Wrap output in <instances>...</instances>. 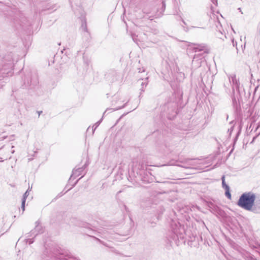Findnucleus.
Instances as JSON below:
<instances>
[{
	"instance_id": "nucleus-26",
	"label": "nucleus",
	"mask_w": 260,
	"mask_h": 260,
	"mask_svg": "<svg viewBox=\"0 0 260 260\" xmlns=\"http://www.w3.org/2000/svg\"><path fill=\"white\" fill-rule=\"evenodd\" d=\"M26 242H28L29 244H31L34 242V240L33 239H28L26 240Z\"/></svg>"
},
{
	"instance_id": "nucleus-45",
	"label": "nucleus",
	"mask_w": 260,
	"mask_h": 260,
	"mask_svg": "<svg viewBox=\"0 0 260 260\" xmlns=\"http://www.w3.org/2000/svg\"><path fill=\"white\" fill-rule=\"evenodd\" d=\"M83 178V176H81V177H80V178H79L78 180H80V179H81V178Z\"/></svg>"
},
{
	"instance_id": "nucleus-20",
	"label": "nucleus",
	"mask_w": 260,
	"mask_h": 260,
	"mask_svg": "<svg viewBox=\"0 0 260 260\" xmlns=\"http://www.w3.org/2000/svg\"><path fill=\"white\" fill-rule=\"evenodd\" d=\"M29 189V187L28 189L25 191V192L23 195V198L22 199V201H26V198H27L28 196L29 195V192L28 190Z\"/></svg>"
},
{
	"instance_id": "nucleus-52",
	"label": "nucleus",
	"mask_w": 260,
	"mask_h": 260,
	"mask_svg": "<svg viewBox=\"0 0 260 260\" xmlns=\"http://www.w3.org/2000/svg\"><path fill=\"white\" fill-rule=\"evenodd\" d=\"M231 78H229V80H230V82H231Z\"/></svg>"
},
{
	"instance_id": "nucleus-36",
	"label": "nucleus",
	"mask_w": 260,
	"mask_h": 260,
	"mask_svg": "<svg viewBox=\"0 0 260 260\" xmlns=\"http://www.w3.org/2000/svg\"><path fill=\"white\" fill-rule=\"evenodd\" d=\"M238 10L240 12H241V14H243V12L242 11V9L241 8H239Z\"/></svg>"
},
{
	"instance_id": "nucleus-44",
	"label": "nucleus",
	"mask_w": 260,
	"mask_h": 260,
	"mask_svg": "<svg viewBox=\"0 0 260 260\" xmlns=\"http://www.w3.org/2000/svg\"><path fill=\"white\" fill-rule=\"evenodd\" d=\"M83 178V176H81V177H80V178H79L78 180H80V179H81V178Z\"/></svg>"
},
{
	"instance_id": "nucleus-54",
	"label": "nucleus",
	"mask_w": 260,
	"mask_h": 260,
	"mask_svg": "<svg viewBox=\"0 0 260 260\" xmlns=\"http://www.w3.org/2000/svg\"><path fill=\"white\" fill-rule=\"evenodd\" d=\"M89 127H88V128H87V131H89Z\"/></svg>"
},
{
	"instance_id": "nucleus-42",
	"label": "nucleus",
	"mask_w": 260,
	"mask_h": 260,
	"mask_svg": "<svg viewBox=\"0 0 260 260\" xmlns=\"http://www.w3.org/2000/svg\"><path fill=\"white\" fill-rule=\"evenodd\" d=\"M1 158L0 162H3V161H4V160H2V158Z\"/></svg>"
},
{
	"instance_id": "nucleus-18",
	"label": "nucleus",
	"mask_w": 260,
	"mask_h": 260,
	"mask_svg": "<svg viewBox=\"0 0 260 260\" xmlns=\"http://www.w3.org/2000/svg\"><path fill=\"white\" fill-rule=\"evenodd\" d=\"M239 206L244 208V193H242L240 197L239 200L237 203Z\"/></svg>"
},
{
	"instance_id": "nucleus-34",
	"label": "nucleus",
	"mask_w": 260,
	"mask_h": 260,
	"mask_svg": "<svg viewBox=\"0 0 260 260\" xmlns=\"http://www.w3.org/2000/svg\"><path fill=\"white\" fill-rule=\"evenodd\" d=\"M233 126L231 127V129H230V135H231V132L233 131ZM230 131V129L228 130V132Z\"/></svg>"
},
{
	"instance_id": "nucleus-31",
	"label": "nucleus",
	"mask_w": 260,
	"mask_h": 260,
	"mask_svg": "<svg viewBox=\"0 0 260 260\" xmlns=\"http://www.w3.org/2000/svg\"><path fill=\"white\" fill-rule=\"evenodd\" d=\"M211 1L214 4H215V5H217V0H211Z\"/></svg>"
},
{
	"instance_id": "nucleus-6",
	"label": "nucleus",
	"mask_w": 260,
	"mask_h": 260,
	"mask_svg": "<svg viewBox=\"0 0 260 260\" xmlns=\"http://www.w3.org/2000/svg\"><path fill=\"white\" fill-rule=\"evenodd\" d=\"M233 103L234 107L235 108L236 113L237 115V119H238V120L239 119L240 121V125L239 126V127L240 128V131L237 134V136L239 135V134L240 133V131H241V129L242 128V118L241 114V109L240 106H239L238 107V106L237 105V102L236 101V99H235V97L234 98H233Z\"/></svg>"
},
{
	"instance_id": "nucleus-1",
	"label": "nucleus",
	"mask_w": 260,
	"mask_h": 260,
	"mask_svg": "<svg viewBox=\"0 0 260 260\" xmlns=\"http://www.w3.org/2000/svg\"><path fill=\"white\" fill-rule=\"evenodd\" d=\"M171 227L173 233L172 238L173 240L176 241L179 238H183V234L185 233L184 225H181L179 222L172 220Z\"/></svg>"
},
{
	"instance_id": "nucleus-13",
	"label": "nucleus",
	"mask_w": 260,
	"mask_h": 260,
	"mask_svg": "<svg viewBox=\"0 0 260 260\" xmlns=\"http://www.w3.org/2000/svg\"><path fill=\"white\" fill-rule=\"evenodd\" d=\"M255 136L253 137L252 141L250 143H252L256 139H258V141L260 142V122H259L255 128V130L254 132H256Z\"/></svg>"
},
{
	"instance_id": "nucleus-47",
	"label": "nucleus",
	"mask_w": 260,
	"mask_h": 260,
	"mask_svg": "<svg viewBox=\"0 0 260 260\" xmlns=\"http://www.w3.org/2000/svg\"><path fill=\"white\" fill-rule=\"evenodd\" d=\"M83 178V176H81V177H80V178H79L78 180H80V179H81V178Z\"/></svg>"
},
{
	"instance_id": "nucleus-29",
	"label": "nucleus",
	"mask_w": 260,
	"mask_h": 260,
	"mask_svg": "<svg viewBox=\"0 0 260 260\" xmlns=\"http://www.w3.org/2000/svg\"><path fill=\"white\" fill-rule=\"evenodd\" d=\"M64 193H62V192H60L58 194V195L56 196V198H60L61 197Z\"/></svg>"
},
{
	"instance_id": "nucleus-50",
	"label": "nucleus",
	"mask_w": 260,
	"mask_h": 260,
	"mask_svg": "<svg viewBox=\"0 0 260 260\" xmlns=\"http://www.w3.org/2000/svg\"><path fill=\"white\" fill-rule=\"evenodd\" d=\"M233 46H234V45H235V44H234V40H233Z\"/></svg>"
},
{
	"instance_id": "nucleus-4",
	"label": "nucleus",
	"mask_w": 260,
	"mask_h": 260,
	"mask_svg": "<svg viewBox=\"0 0 260 260\" xmlns=\"http://www.w3.org/2000/svg\"><path fill=\"white\" fill-rule=\"evenodd\" d=\"M54 260H79L76 257H73L67 252H62V250H57L54 253Z\"/></svg>"
},
{
	"instance_id": "nucleus-39",
	"label": "nucleus",
	"mask_w": 260,
	"mask_h": 260,
	"mask_svg": "<svg viewBox=\"0 0 260 260\" xmlns=\"http://www.w3.org/2000/svg\"><path fill=\"white\" fill-rule=\"evenodd\" d=\"M38 113H39V116H40L41 113H42V111H38Z\"/></svg>"
},
{
	"instance_id": "nucleus-41",
	"label": "nucleus",
	"mask_w": 260,
	"mask_h": 260,
	"mask_svg": "<svg viewBox=\"0 0 260 260\" xmlns=\"http://www.w3.org/2000/svg\"><path fill=\"white\" fill-rule=\"evenodd\" d=\"M241 49H242V52H243V51H244V49L243 48V47H242V45H241Z\"/></svg>"
},
{
	"instance_id": "nucleus-28",
	"label": "nucleus",
	"mask_w": 260,
	"mask_h": 260,
	"mask_svg": "<svg viewBox=\"0 0 260 260\" xmlns=\"http://www.w3.org/2000/svg\"><path fill=\"white\" fill-rule=\"evenodd\" d=\"M127 104V103H126L125 104H124L123 106H121V107H119L118 108H117L116 109H114V111L115 110H119V109H122L123 108H124L125 106V105Z\"/></svg>"
},
{
	"instance_id": "nucleus-2",
	"label": "nucleus",
	"mask_w": 260,
	"mask_h": 260,
	"mask_svg": "<svg viewBox=\"0 0 260 260\" xmlns=\"http://www.w3.org/2000/svg\"><path fill=\"white\" fill-rule=\"evenodd\" d=\"M255 200V196L253 193L251 192H245V209L253 211L254 209L252 207Z\"/></svg>"
},
{
	"instance_id": "nucleus-3",
	"label": "nucleus",
	"mask_w": 260,
	"mask_h": 260,
	"mask_svg": "<svg viewBox=\"0 0 260 260\" xmlns=\"http://www.w3.org/2000/svg\"><path fill=\"white\" fill-rule=\"evenodd\" d=\"M12 64L11 62L5 63L0 66V80L7 76H12Z\"/></svg>"
},
{
	"instance_id": "nucleus-30",
	"label": "nucleus",
	"mask_w": 260,
	"mask_h": 260,
	"mask_svg": "<svg viewBox=\"0 0 260 260\" xmlns=\"http://www.w3.org/2000/svg\"><path fill=\"white\" fill-rule=\"evenodd\" d=\"M123 207H124V209L125 210L126 212H128L129 210H128V208L126 207V206L125 205H123Z\"/></svg>"
},
{
	"instance_id": "nucleus-33",
	"label": "nucleus",
	"mask_w": 260,
	"mask_h": 260,
	"mask_svg": "<svg viewBox=\"0 0 260 260\" xmlns=\"http://www.w3.org/2000/svg\"><path fill=\"white\" fill-rule=\"evenodd\" d=\"M90 236V237H93V238H95V239H96V240H98L99 241L101 242L100 239H98V238H96V237H94V236Z\"/></svg>"
},
{
	"instance_id": "nucleus-32",
	"label": "nucleus",
	"mask_w": 260,
	"mask_h": 260,
	"mask_svg": "<svg viewBox=\"0 0 260 260\" xmlns=\"http://www.w3.org/2000/svg\"><path fill=\"white\" fill-rule=\"evenodd\" d=\"M78 181V180H77V181L74 183V184L72 185V187L71 188L69 189H68V190H69L70 189H71V188H72L74 186H75V185L77 183Z\"/></svg>"
},
{
	"instance_id": "nucleus-22",
	"label": "nucleus",
	"mask_w": 260,
	"mask_h": 260,
	"mask_svg": "<svg viewBox=\"0 0 260 260\" xmlns=\"http://www.w3.org/2000/svg\"><path fill=\"white\" fill-rule=\"evenodd\" d=\"M147 84L148 83L146 82H142V83H141V85H142V88H141V92H144V86L145 85V86L146 87L147 85Z\"/></svg>"
},
{
	"instance_id": "nucleus-51",
	"label": "nucleus",
	"mask_w": 260,
	"mask_h": 260,
	"mask_svg": "<svg viewBox=\"0 0 260 260\" xmlns=\"http://www.w3.org/2000/svg\"><path fill=\"white\" fill-rule=\"evenodd\" d=\"M236 49H237V52H238V50H239L238 48L237 47H236Z\"/></svg>"
},
{
	"instance_id": "nucleus-24",
	"label": "nucleus",
	"mask_w": 260,
	"mask_h": 260,
	"mask_svg": "<svg viewBox=\"0 0 260 260\" xmlns=\"http://www.w3.org/2000/svg\"><path fill=\"white\" fill-rule=\"evenodd\" d=\"M190 160H191V159H189V158H186V159H184L182 160H177V161H179V162H182V163H187Z\"/></svg>"
},
{
	"instance_id": "nucleus-37",
	"label": "nucleus",
	"mask_w": 260,
	"mask_h": 260,
	"mask_svg": "<svg viewBox=\"0 0 260 260\" xmlns=\"http://www.w3.org/2000/svg\"><path fill=\"white\" fill-rule=\"evenodd\" d=\"M248 114L247 116H250L251 114V112H250V110L249 109L248 110Z\"/></svg>"
},
{
	"instance_id": "nucleus-21",
	"label": "nucleus",
	"mask_w": 260,
	"mask_h": 260,
	"mask_svg": "<svg viewBox=\"0 0 260 260\" xmlns=\"http://www.w3.org/2000/svg\"><path fill=\"white\" fill-rule=\"evenodd\" d=\"M90 224L88 223H87V222H84L83 223L82 225H81V226L83 227V228H86V229H89L91 231H93V230H92L90 226Z\"/></svg>"
},
{
	"instance_id": "nucleus-17",
	"label": "nucleus",
	"mask_w": 260,
	"mask_h": 260,
	"mask_svg": "<svg viewBox=\"0 0 260 260\" xmlns=\"http://www.w3.org/2000/svg\"><path fill=\"white\" fill-rule=\"evenodd\" d=\"M245 260H257L255 256L245 251Z\"/></svg>"
},
{
	"instance_id": "nucleus-11",
	"label": "nucleus",
	"mask_w": 260,
	"mask_h": 260,
	"mask_svg": "<svg viewBox=\"0 0 260 260\" xmlns=\"http://www.w3.org/2000/svg\"><path fill=\"white\" fill-rule=\"evenodd\" d=\"M195 46L192 48L193 51H194L196 53L202 52L203 53H208L209 49L205 46L199 44H193Z\"/></svg>"
},
{
	"instance_id": "nucleus-5",
	"label": "nucleus",
	"mask_w": 260,
	"mask_h": 260,
	"mask_svg": "<svg viewBox=\"0 0 260 260\" xmlns=\"http://www.w3.org/2000/svg\"><path fill=\"white\" fill-rule=\"evenodd\" d=\"M208 207L209 208L211 212L217 216L218 215L224 218L226 215L225 212L223 210L212 202L208 203Z\"/></svg>"
},
{
	"instance_id": "nucleus-14",
	"label": "nucleus",
	"mask_w": 260,
	"mask_h": 260,
	"mask_svg": "<svg viewBox=\"0 0 260 260\" xmlns=\"http://www.w3.org/2000/svg\"><path fill=\"white\" fill-rule=\"evenodd\" d=\"M14 23L16 25V27L17 25H20V26H23V24H25V18L23 17H21V19H18L16 16L14 18Z\"/></svg>"
},
{
	"instance_id": "nucleus-12",
	"label": "nucleus",
	"mask_w": 260,
	"mask_h": 260,
	"mask_svg": "<svg viewBox=\"0 0 260 260\" xmlns=\"http://www.w3.org/2000/svg\"><path fill=\"white\" fill-rule=\"evenodd\" d=\"M248 242L249 246L252 249H256L255 251L260 255V242L250 240Z\"/></svg>"
},
{
	"instance_id": "nucleus-55",
	"label": "nucleus",
	"mask_w": 260,
	"mask_h": 260,
	"mask_svg": "<svg viewBox=\"0 0 260 260\" xmlns=\"http://www.w3.org/2000/svg\"><path fill=\"white\" fill-rule=\"evenodd\" d=\"M148 79V77L147 78H146L145 79V80H147Z\"/></svg>"
},
{
	"instance_id": "nucleus-16",
	"label": "nucleus",
	"mask_w": 260,
	"mask_h": 260,
	"mask_svg": "<svg viewBox=\"0 0 260 260\" xmlns=\"http://www.w3.org/2000/svg\"><path fill=\"white\" fill-rule=\"evenodd\" d=\"M115 73L113 71H112L110 73H108L105 75L106 78L107 79L109 80H111L112 81H114L115 79Z\"/></svg>"
},
{
	"instance_id": "nucleus-9",
	"label": "nucleus",
	"mask_w": 260,
	"mask_h": 260,
	"mask_svg": "<svg viewBox=\"0 0 260 260\" xmlns=\"http://www.w3.org/2000/svg\"><path fill=\"white\" fill-rule=\"evenodd\" d=\"M44 232V228L41 225V222L40 220H37L36 222V226L34 230H31L30 233L34 234L36 232V235L40 234L43 233Z\"/></svg>"
},
{
	"instance_id": "nucleus-27",
	"label": "nucleus",
	"mask_w": 260,
	"mask_h": 260,
	"mask_svg": "<svg viewBox=\"0 0 260 260\" xmlns=\"http://www.w3.org/2000/svg\"><path fill=\"white\" fill-rule=\"evenodd\" d=\"M254 125H255V124H254V123H252V122H251V123H250V124L249 126L248 129V128L247 129V131L249 130V129H250L252 127V128H253V127L254 126Z\"/></svg>"
},
{
	"instance_id": "nucleus-53",
	"label": "nucleus",
	"mask_w": 260,
	"mask_h": 260,
	"mask_svg": "<svg viewBox=\"0 0 260 260\" xmlns=\"http://www.w3.org/2000/svg\"><path fill=\"white\" fill-rule=\"evenodd\" d=\"M11 152L13 153L14 152V150H13Z\"/></svg>"
},
{
	"instance_id": "nucleus-19",
	"label": "nucleus",
	"mask_w": 260,
	"mask_h": 260,
	"mask_svg": "<svg viewBox=\"0 0 260 260\" xmlns=\"http://www.w3.org/2000/svg\"><path fill=\"white\" fill-rule=\"evenodd\" d=\"M37 83V82H35V83H32L31 80L29 81L28 79H27V80H25V78L24 80V85L25 87H28L30 86L31 85H34L36 84Z\"/></svg>"
},
{
	"instance_id": "nucleus-23",
	"label": "nucleus",
	"mask_w": 260,
	"mask_h": 260,
	"mask_svg": "<svg viewBox=\"0 0 260 260\" xmlns=\"http://www.w3.org/2000/svg\"><path fill=\"white\" fill-rule=\"evenodd\" d=\"M102 119H101L100 121H98L95 124V127L94 128H93V127L94 126V125L92 127V134H93L95 129L96 128V127L99 126V125L100 124V123H101V121Z\"/></svg>"
},
{
	"instance_id": "nucleus-40",
	"label": "nucleus",
	"mask_w": 260,
	"mask_h": 260,
	"mask_svg": "<svg viewBox=\"0 0 260 260\" xmlns=\"http://www.w3.org/2000/svg\"><path fill=\"white\" fill-rule=\"evenodd\" d=\"M218 33L222 35V32H221V31L220 30H219V31H218Z\"/></svg>"
},
{
	"instance_id": "nucleus-38",
	"label": "nucleus",
	"mask_w": 260,
	"mask_h": 260,
	"mask_svg": "<svg viewBox=\"0 0 260 260\" xmlns=\"http://www.w3.org/2000/svg\"><path fill=\"white\" fill-rule=\"evenodd\" d=\"M177 166H179V167H182V168H186V167H184V166H183L182 165H178Z\"/></svg>"
},
{
	"instance_id": "nucleus-35",
	"label": "nucleus",
	"mask_w": 260,
	"mask_h": 260,
	"mask_svg": "<svg viewBox=\"0 0 260 260\" xmlns=\"http://www.w3.org/2000/svg\"><path fill=\"white\" fill-rule=\"evenodd\" d=\"M139 71V72H145V70L143 69V70H141V69H138Z\"/></svg>"
},
{
	"instance_id": "nucleus-49",
	"label": "nucleus",
	"mask_w": 260,
	"mask_h": 260,
	"mask_svg": "<svg viewBox=\"0 0 260 260\" xmlns=\"http://www.w3.org/2000/svg\"><path fill=\"white\" fill-rule=\"evenodd\" d=\"M199 54H195V55H194V58H195L196 56H197V55H198Z\"/></svg>"
},
{
	"instance_id": "nucleus-43",
	"label": "nucleus",
	"mask_w": 260,
	"mask_h": 260,
	"mask_svg": "<svg viewBox=\"0 0 260 260\" xmlns=\"http://www.w3.org/2000/svg\"><path fill=\"white\" fill-rule=\"evenodd\" d=\"M219 38H220V39H222V38L221 37H220L218 35H216Z\"/></svg>"
},
{
	"instance_id": "nucleus-10",
	"label": "nucleus",
	"mask_w": 260,
	"mask_h": 260,
	"mask_svg": "<svg viewBox=\"0 0 260 260\" xmlns=\"http://www.w3.org/2000/svg\"><path fill=\"white\" fill-rule=\"evenodd\" d=\"M88 165V164L86 163L83 166H82V167L81 168H79L77 169H73V171H72V174L71 175L69 180V182H70L72 179V177H73V176L75 175V177L74 178H75L77 176H79L81 174V172L83 171V170L85 169V168L86 167V166Z\"/></svg>"
},
{
	"instance_id": "nucleus-15",
	"label": "nucleus",
	"mask_w": 260,
	"mask_h": 260,
	"mask_svg": "<svg viewBox=\"0 0 260 260\" xmlns=\"http://www.w3.org/2000/svg\"><path fill=\"white\" fill-rule=\"evenodd\" d=\"M231 79H232L233 84L234 85V86L233 87V90L234 91V90H235L234 88H236L237 92L238 93H239V85H238V81L236 79V76L234 75L233 76H232Z\"/></svg>"
},
{
	"instance_id": "nucleus-7",
	"label": "nucleus",
	"mask_w": 260,
	"mask_h": 260,
	"mask_svg": "<svg viewBox=\"0 0 260 260\" xmlns=\"http://www.w3.org/2000/svg\"><path fill=\"white\" fill-rule=\"evenodd\" d=\"M81 22L82 24L81 29L83 32V36L86 38L87 41H89L91 37L90 32L88 31L86 21L85 19H82L81 20Z\"/></svg>"
},
{
	"instance_id": "nucleus-8",
	"label": "nucleus",
	"mask_w": 260,
	"mask_h": 260,
	"mask_svg": "<svg viewBox=\"0 0 260 260\" xmlns=\"http://www.w3.org/2000/svg\"><path fill=\"white\" fill-rule=\"evenodd\" d=\"M222 180V187L225 190V196L227 197L228 199L231 200L232 196L230 192V186L226 184L225 182V176L223 175L221 177Z\"/></svg>"
},
{
	"instance_id": "nucleus-25",
	"label": "nucleus",
	"mask_w": 260,
	"mask_h": 260,
	"mask_svg": "<svg viewBox=\"0 0 260 260\" xmlns=\"http://www.w3.org/2000/svg\"><path fill=\"white\" fill-rule=\"evenodd\" d=\"M25 201H22V203H21V209L22 210V212H23L25 210Z\"/></svg>"
},
{
	"instance_id": "nucleus-46",
	"label": "nucleus",
	"mask_w": 260,
	"mask_h": 260,
	"mask_svg": "<svg viewBox=\"0 0 260 260\" xmlns=\"http://www.w3.org/2000/svg\"><path fill=\"white\" fill-rule=\"evenodd\" d=\"M83 178V176H81V177H80V178H79L78 180H80V179H81V178Z\"/></svg>"
},
{
	"instance_id": "nucleus-48",
	"label": "nucleus",
	"mask_w": 260,
	"mask_h": 260,
	"mask_svg": "<svg viewBox=\"0 0 260 260\" xmlns=\"http://www.w3.org/2000/svg\"><path fill=\"white\" fill-rule=\"evenodd\" d=\"M83 178V176H81V177H80V178H79L78 180H80V179H81V178Z\"/></svg>"
}]
</instances>
